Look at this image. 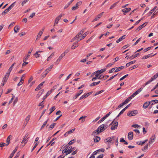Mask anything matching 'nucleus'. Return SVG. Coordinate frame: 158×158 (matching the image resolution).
I'll use <instances>...</instances> for the list:
<instances>
[{
  "label": "nucleus",
  "instance_id": "49530a36",
  "mask_svg": "<svg viewBox=\"0 0 158 158\" xmlns=\"http://www.w3.org/2000/svg\"><path fill=\"white\" fill-rule=\"evenodd\" d=\"M76 139H73L72 140L69 141V144L70 145H71L73 143L76 141Z\"/></svg>",
  "mask_w": 158,
  "mask_h": 158
},
{
  "label": "nucleus",
  "instance_id": "f704fd0d",
  "mask_svg": "<svg viewBox=\"0 0 158 158\" xmlns=\"http://www.w3.org/2000/svg\"><path fill=\"white\" fill-rule=\"evenodd\" d=\"M84 32V31L83 30L81 31L78 33L77 34L78 37H79V38H81V37L82 36V34Z\"/></svg>",
  "mask_w": 158,
  "mask_h": 158
},
{
  "label": "nucleus",
  "instance_id": "603ef678",
  "mask_svg": "<svg viewBox=\"0 0 158 158\" xmlns=\"http://www.w3.org/2000/svg\"><path fill=\"white\" fill-rule=\"evenodd\" d=\"M23 79H21L20 81L18 84V85L19 86L23 83Z\"/></svg>",
  "mask_w": 158,
  "mask_h": 158
},
{
  "label": "nucleus",
  "instance_id": "8fccbe9b",
  "mask_svg": "<svg viewBox=\"0 0 158 158\" xmlns=\"http://www.w3.org/2000/svg\"><path fill=\"white\" fill-rule=\"evenodd\" d=\"M34 56H35V57L36 58H38L40 56V54L38 53V52H36L34 54Z\"/></svg>",
  "mask_w": 158,
  "mask_h": 158
},
{
  "label": "nucleus",
  "instance_id": "f3484780",
  "mask_svg": "<svg viewBox=\"0 0 158 158\" xmlns=\"http://www.w3.org/2000/svg\"><path fill=\"white\" fill-rule=\"evenodd\" d=\"M30 117H31V116L30 115H28V116H27L26 117V118H25V121L24 122V125L26 126L27 125V123H28V121L30 119Z\"/></svg>",
  "mask_w": 158,
  "mask_h": 158
},
{
  "label": "nucleus",
  "instance_id": "1a4fd4ad",
  "mask_svg": "<svg viewBox=\"0 0 158 158\" xmlns=\"http://www.w3.org/2000/svg\"><path fill=\"white\" fill-rule=\"evenodd\" d=\"M137 113V110H133L127 113V115L129 116H132L134 115L135 114Z\"/></svg>",
  "mask_w": 158,
  "mask_h": 158
},
{
  "label": "nucleus",
  "instance_id": "412c9836",
  "mask_svg": "<svg viewBox=\"0 0 158 158\" xmlns=\"http://www.w3.org/2000/svg\"><path fill=\"white\" fill-rule=\"evenodd\" d=\"M75 131V129H72V130L67 132L65 134L64 136H67L69 134H71L73 132Z\"/></svg>",
  "mask_w": 158,
  "mask_h": 158
},
{
  "label": "nucleus",
  "instance_id": "864d4df0",
  "mask_svg": "<svg viewBox=\"0 0 158 158\" xmlns=\"http://www.w3.org/2000/svg\"><path fill=\"white\" fill-rule=\"evenodd\" d=\"M118 3V2H116V3H114L112 5H111L110 7V9H112V8H114V7H115L116 4Z\"/></svg>",
  "mask_w": 158,
  "mask_h": 158
},
{
  "label": "nucleus",
  "instance_id": "aec40b11",
  "mask_svg": "<svg viewBox=\"0 0 158 158\" xmlns=\"http://www.w3.org/2000/svg\"><path fill=\"white\" fill-rule=\"evenodd\" d=\"M103 13H104L103 12H102L100 14H98L97 15V16L95 18V19L93 20V21H96L98 20V19L100 18H101V17H102Z\"/></svg>",
  "mask_w": 158,
  "mask_h": 158
},
{
  "label": "nucleus",
  "instance_id": "09e8293b",
  "mask_svg": "<svg viewBox=\"0 0 158 158\" xmlns=\"http://www.w3.org/2000/svg\"><path fill=\"white\" fill-rule=\"evenodd\" d=\"M104 91V89H102V90H100V91L96 93V94H95L94 96H96V95L101 93H102Z\"/></svg>",
  "mask_w": 158,
  "mask_h": 158
},
{
  "label": "nucleus",
  "instance_id": "ea45409f",
  "mask_svg": "<svg viewBox=\"0 0 158 158\" xmlns=\"http://www.w3.org/2000/svg\"><path fill=\"white\" fill-rule=\"evenodd\" d=\"M54 52L52 53L51 55L48 58L47 60L48 61H49L52 58V57L54 56Z\"/></svg>",
  "mask_w": 158,
  "mask_h": 158
},
{
  "label": "nucleus",
  "instance_id": "0eeeda50",
  "mask_svg": "<svg viewBox=\"0 0 158 158\" xmlns=\"http://www.w3.org/2000/svg\"><path fill=\"white\" fill-rule=\"evenodd\" d=\"M143 89V88H140L136 90L135 93H134L131 96L133 98L136 95L138 94L140 92H141Z\"/></svg>",
  "mask_w": 158,
  "mask_h": 158
},
{
  "label": "nucleus",
  "instance_id": "5701e85b",
  "mask_svg": "<svg viewBox=\"0 0 158 158\" xmlns=\"http://www.w3.org/2000/svg\"><path fill=\"white\" fill-rule=\"evenodd\" d=\"M48 121L47 120L45 121L43 123V125L41 127V128H43L44 127H46V128L48 127L49 124H47Z\"/></svg>",
  "mask_w": 158,
  "mask_h": 158
},
{
  "label": "nucleus",
  "instance_id": "c756f323",
  "mask_svg": "<svg viewBox=\"0 0 158 158\" xmlns=\"http://www.w3.org/2000/svg\"><path fill=\"white\" fill-rule=\"evenodd\" d=\"M148 139H146L143 141H140L139 142H138L137 143L138 144L142 145L143 144H144L146 142L148 141Z\"/></svg>",
  "mask_w": 158,
  "mask_h": 158
},
{
  "label": "nucleus",
  "instance_id": "39448f33",
  "mask_svg": "<svg viewBox=\"0 0 158 158\" xmlns=\"http://www.w3.org/2000/svg\"><path fill=\"white\" fill-rule=\"evenodd\" d=\"M29 138V137L28 136V134H27L25 135L22 142H21L22 143H24V144L23 145V147L27 143Z\"/></svg>",
  "mask_w": 158,
  "mask_h": 158
},
{
  "label": "nucleus",
  "instance_id": "7c9ffc66",
  "mask_svg": "<svg viewBox=\"0 0 158 158\" xmlns=\"http://www.w3.org/2000/svg\"><path fill=\"white\" fill-rule=\"evenodd\" d=\"M94 139L95 142H98L100 140V138L98 136H95L94 138Z\"/></svg>",
  "mask_w": 158,
  "mask_h": 158
},
{
  "label": "nucleus",
  "instance_id": "a19ab883",
  "mask_svg": "<svg viewBox=\"0 0 158 158\" xmlns=\"http://www.w3.org/2000/svg\"><path fill=\"white\" fill-rule=\"evenodd\" d=\"M87 97H88L87 95V94H86V93H85L83 95H82L81 97H80V98H79V99L81 100L84 98H85Z\"/></svg>",
  "mask_w": 158,
  "mask_h": 158
},
{
  "label": "nucleus",
  "instance_id": "e433bc0d",
  "mask_svg": "<svg viewBox=\"0 0 158 158\" xmlns=\"http://www.w3.org/2000/svg\"><path fill=\"white\" fill-rule=\"evenodd\" d=\"M51 91H48L46 94L45 96L43 97V99L44 100L48 96L51 94Z\"/></svg>",
  "mask_w": 158,
  "mask_h": 158
},
{
  "label": "nucleus",
  "instance_id": "69168bd1",
  "mask_svg": "<svg viewBox=\"0 0 158 158\" xmlns=\"http://www.w3.org/2000/svg\"><path fill=\"white\" fill-rule=\"evenodd\" d=\"M53 65H51L46 70H47V71H50L52 68L53 67Z\"/></svg>",
  "mask_w": 158,
  "mask_h": 158
},
{
  "label": "nucleus",
  "instance_id": "9b49d317",
  "mask_svg": "<svg viewBox=\"0 0 158 158\" xmlns=\"http://www.w3.org/2000/svg\"><path fill=\"white\" fill-rule=\"evenodd\" d=\"M114 138V137H112V138L111 137H108L106 139V140L109 143H113L114 142V140H115Z\"/></svg>",
  "mask_w": 158,
  "mask_h": 158
},
{
  "label": "nucleus",
  "instance_id": "20e7f679",
  "mask_svg": "<svg viewBox=\"0 0 158 158\" xmlns=\"http://www.w3.org/2000/svg\"><path fill=\"white\" fill-rule=\"evenodd\" d=\"M16 2H15L11 4L4 11L2 12V15H5L7 13L9 12L14 6L15 3Z\"/></svg>",
  "mask_w": 158,
  "mask_h": 158
},
{
  "label": "nucleus",
  "instance_id": "393cba45",
  "mask_svg": "<svg viewBox=\"0 0 158 158\" xmlns=\"http://www.w3.org/2000/svg\"><path fill=\"white\" fill-rule=\"evenodd\" d=\"M151 104L150 102H145L143 105V107L145 109L147 108L149 105Z\"/></svg>",
  "mask_w": 158,
  "mask_h": 158
},
{
  "label": "nucleus",
  "instance_id": "b1692460",
  "mask_svg": "<svg viewBox=\"0 0 158 158\" xmlns=\"http://www.w3.org/2000/svg\"><path fill=\"white\" fill-rule=\"evenodd\" d=\"M32 49H30V51H29L28 52V54H27V56H26V57L23 59V60H27L28 58L29 57V56H30V54L31 53V52H32Z\"/></svg>",
  "mask_w": 158,
  "mask_h": 158
},
{
  "label": "nucleus",
  "instance_id": "774afa93",
  "mask_svg": "<svg viewBox=\"0 0 158 158\" xmlns=\"http://www.w3.org/2000/svg\"><path fill=\"white\" fill-rule=\"evenodd\" d=\"M152 80L151 79H150L149 80L147 81L145 84V85H146L148 84H149L150 83L152 82Z\"/></svg>",
  "mask_w": 158,
  "mask_h": 158
},
{
  "label": "nucleus",
  "instance_id": "7ed1b4c3",
  "mask_svg": "<svg viewBox=\"0 0 158 158\" xmlns=\"http://www.w3.org/2000/svg\"><path fill=\"white\" fill-rule=\"evenodd\" d=\"M106 70L105 69H101L99 71H97L95 72L96 73H95V77H94L93 78L92 80V81H94L95 80L98 79V77H99V75H100L101 73L104 72Z\"/></svg>",
  "mask_w": 158,
  "mask_h": 158
},
{
  "label": "nucleus",
  "instance_id": "f257e3e1",
  "mask_svg": "<svg viewBox=\"0 0 158 158\" xmlns=\"http://www.w3.org/2000/svg\"><path fill=\"white\" fill-rule=\"evenodd\" d=\"M110 125H112L111 128H116L118 125V122L113 121L110 124H108L106 123L100 125L98 128H107Z\"/></svg>",
  "mask_w": 158,
  "mask_h": 158
},
{
  "label": "nucleus",
  "instance_id": "2f4dec72",
  "mask_svg": "<svg viewBox=\"0 0 158 158\" xmlns=\"http://www.w3.org/2000/svg\"><path fill=\"white\" fill-rule=\"evenodd\" d=\"M146 25V23H144L143 24L140 26L139 27H138L137 28V29L139 30H141L143 27H144Z\"/></svg>",
  "mask_w": 158,
  "mask_h": 158
},
{
  "label": "nucleus",
  "instance_id": "f8f14e48",
  "mask_svg": "<svg viewBox=\"0 0 158 158\" xmlns=\"http://www.w3.org/2000/svg\"><path fill=\"white\" fill-rule=\"evenodd\" d=\"M156 53L153 55H151V54H148L147 55H145V56H143L142 58V59H146L150 57H152L153 56H154L155 55H156Z\"/></svg>",
  "mask_w": 158,
  "mask_h": 158
},
{
  "label": "nucleus",
  "instance_id": "6e6d98bb",
  "mask_svg": "<svg viewBox=\"0 0 158 158\" xmlns=\"http://www.w3.org/2000/svg\"><path fill=\"white\" fill-rule=\"evenodd\" d=\"M125 105L124 103V102H123L121 104H120V105H118V106L116 108V109H118V108H121V107L122 106H124V105Z\"/></svg>",
  "mask_w": 158,
  "mask_h": 158
},
{
  "label": "nucleus",
  "instance_id": "72a5a7b5",
  "mask_svg": "<svg viewBox=\"0 0 158 158\" xmlns=\"http://www.w3.org/2000/svg\"><path fill=\"white\" fill-rule=\"evenodd\" d=\"M44 91V90L43 89L41 90L40 91L37 95V98H39L40 96L42 94Z\"/></svg>",
  "mask_w": 158,
  "mask_h": 158
},
{
  "label": "nucleus",
  "instance_id": "79ce46f5",
  "mask_svg": "<svg viewBox=\"0 0 158 158\" xmlns=\"http://www.w3.org/2000/svg\"><path fill=\"white\" fill-rule=\"evenodd\" d=\"M56 109V107L55 106H53L52 108L50 109V113L49 114H50L52 112H53Z\"/></svg>",
  "mask_w": 158,
  "mask_h": 158
},
{
  "label": "nucleus",
  "instance_id": "13d9d810",
  "mask_svg": "<svg viewBox=\"0 0 158 158\" xmlns=\"http://www.w3.org/2000/svg\"><path fill=\"white\" fill-rule=\"evenodd\" d=\"M8 145V143L6 144L5 143H0V147H2L5 146H7Z\"/></svg>",
  "mask_w": 158,
  "mask_h": 158
},
{
  "label": "nucleus",
  "instance_id": "f03ea898",
  "mask_svg": "<svg viewBox=\"0 0 158 158\" xmlns=\"http://www.w3.org/2000/svg\"><path fill=\"white\" fill-rule=\"evenodd\" d=\"M73 148L72 149L71 146H67L62 151V153L64 154L65 153V155L70 153L73 150Z\"/></svg>",
  "mask_w": 158,
  "mask_h": 158
},
{
  "label": "nucleus",
  "instance_id": "338daca9",
  "mask_svg": "<svg viewBox=\"0 0 158 158\" xmlns=\"http://www.w3.org/2000/svg\"><path fill=\"white\" fill-rule=\"evenodd\" d=\"M35 13L34 12L31 15H30L29 17V18L30 19H31L33 17H34L35 15Z\"/></svg>",
  "mask_w": 158,
  "mask_h": 158
},
{
  "label": "nucleus",
  "instance_id": "6ab92c4d",
  "mask_svg": "<svg viewBox=\"0 0 158 158\" xmlns=\"http://www.w3.org/2000/svg\"><path fill=\"white\" fill-rule=\"evenodd\" d=\"M44 81H43L35 89V90L37 91L40 89L41 88L42 86L43 85L44 83Z\"/></svg>",
  "mask_w": 158,
  "mask_h": 158
},
{
  "label": "nucleus",
  "instance_id": "052dcab7",
  "mask_svg": "<svg viewBox=\"0 0 158 158\" xmlns=\"http://www.w3.org/2000/svg\"><path fill=\"white\" fill-rule=\"evenodd\" d=\"M18 100V98L16 97V98L14 100L13 103L14 106H15L16 103L17 102Z\"/></svg>",
  "mask_w": 158,
  "mask_h": 158
},
{
  "label": "nucleus",
  "instance_id": "58836bf2",
  "mask_svg": "<svg viewBox=\"0 0 158 158\" xmlns=\"http://www.w3.org/2000/svg\"><path fill=\"white\" fill-rule=\"evenodd\" d=\"M126 110L125 109V108H124V109H123L119 113V114H118V116H117V117L116 118H117L118 117H119L121 114H123V113Z\"/></svg>",
  "mask_w": 158,
  "mask_h": 158
},
{
  "label": "nucleus",
  "instance_id": "c9c22d12",
  "mask_svg": "<svg viewBox=\"0 0 158 158\" xmlns=\"http://www.w3.org/2000/svg\"><path fill=\"white\" fill-rule=\"evenodd\" d=\"M132 127L135 128H141V126L138 124L133 125L131 126Z\"/></svg>",
  "mask_w": 158,
  "mask_h": 158
},
{
  "label": "nucleus",
  "instance_id": "ddd939ff",
  "mask_svg": "<svg viewBox=\"0 0 158 158\" xmlns=\"http://www.w3.org/2000/svg\"><path fill=\"white\" fill-rule=\"evenodd\" d=\"M131 10V8H125L124 9H123L122 10V11L124 13V15H126V13H127L130 11Z\"/></svg>",
  "mask_w": 158,
  "mask_h": 158
},
{
  "label": "nucleus",
  "instance_id": "c85d7f7f",
  "mask_svg": "<svg viewBox=\"0 0 158 158\" xmlns=\"http://www.w3.org/2000/svg\"><path fill=\"white\" fill-rule=\"evenodd\" d=\"M136 62V60H133L131 61L128 63H127L126 64V66L128 67L130 65L134 64Z\"/></svg>",
  "mask_w": 158,
  "mask_h": 158
},
{
  "label": "nucleus",
  "instance_id": "a211bd4d",
  "mask_svg": "<svg viewBox=\"0 0 158 158\" xmlns=\"http://www.w3.org/2000/svg\"><path fill=\"white\" fill-rule=\"evenodd\" d=\"M62 16V15H60L56 18L55 22L56 24H58L59 21L60 19Z\"/></svg>",
  "mask_w": 158,
  "mask_h": 158
},
{
  "label": "nucleus",
  "instance_id": "a18cd8bd",
  "mask_svg": "<svg viewBox=\"0 0 158 158\" xmlns=\"http://www.w3.org/2000/svg\"><path fill=\"white\" fill-rule=\"evenodd\" d=\"M12 137L11 135H10L7 137L6 139V142L7 143L9 144L10 142V138Z\"/></svg>",
  "mask_w": 158,
  "mask_h": 158
},
{
  "label": "nucleus",
  "instance_id": "cd10ccee",
  "mask_svg": "<svg viewBox=\"0 0 158 158\" xmlns=\"http://www.w3.org/2000/svg\"><path fill=\"white\" fill-rule=\"evenodd\" d=\"M124 68V66H121V67H118V68H116V69L115 70L114 72H118V71H120L121 69H123Z\"/></svg>",
  "mask_w": 158,
  "mask_h": 158
},
{
  "label": "nucleus",
  "instance_id": "4be33fe9",
  "mask_svg": "<svg viewBox=\"0 0 158 158\" xmlns=\"http://www.w3.org/2000/svg\"><path fill=\"white\" fill-rule=\"evenodd\" d=\"M133 98L131 97V96L127 98V99L125 100L124 102H123L125 104L128 103L130 101H131V99H132Z\"/></svg>",
  "mask_w": 158,
  "mask_h": 158
},
{
  "label": "nucleus",
  "instance_id": "bb28decb",
  "mask_svg": "<svg viewBox=\"0 0 158 158\" xmlns=\"http://www.w3.org/2000/svg\"><path fill=\"white\" fill-rule=\"evenodd\" d=\"M125 36L126 35H125L120 37L119 39L117 40L116 43H118L121 41L123 40V39H124L125 38Z\"/></svg>",
  "mask_w": 158,
  "mask_h": 158
},
{
  "label": "nucleus",
  "instance_id": "2eb2a0df",
  "mask_svg": "<svg viewBox=\"0 0 158 158\" xmlns=\"http://www.w3.org/2000/svg\"><path fill=\"white\" fill-rule=\"evenodd\" d=\"M83 92L82 90H80L79 93H77L75 96L73 98V99H75L77 98Z\"/></svg>",
  "mask_w": 158,
  "mask_h": 158
},
{
  "label": "nucleus",
  "instance_id": "4c0bfd02",
  "mask_svg": "<svg viewBox=\"0 0 158 158\" xmlns=\"http://www.w3.org/2000/svg\"><path fill=\"white\" fill-rule=\"evenodd\" d=\"M19 26H16L14 28V31L15 33L17 32V30H19Z\"/></svg>",
  "mask_w": 158,
  "mask_h": 158
},
{
  "label": "nucleus",
  "instance_id": "c03bdc74",
  "mask_svg": "<svg viewBox=\"0 0 158 158\" xmlns=\"http://www.w3.org/2000/svg\"><path fill=\"white\" fill-rule=\"evenodd\" d=\"M151 104L152 105H153V102L154 103H158V100L156 99L153 100L151 101L150 102Z\"/></svg>",
  "mask_w": 158,
  "mask_h": 158
},
{
  "label": "nucleus",
  "instance_id": "0e129e2a",
  "mask_svg": "<svg viewBox=\"0 0 158 158\" xmlns=\"http://www.w3.org/2000/svg\"><path fill=\"white\" fill-rule=\"evenodd\" d=\"M79 39V37H78V36L77 35L73 38V39H72L71 40V41H73L74 40H78Z\"/></svg>",
  "mask_w": 158,
  "mask_h": 158
},
{
  "label": "nucleus",
  "instance_id": "a878e982",
  "mask_svg": "<svg viewBox=\"0 0 158 158\" xmlns=\"http://www.w3.org/2000/svg\"><path fill=\"white\" fill-rule=\"evenodd\" d=\"M9 76L8 75H5L4 77L3 78L2 82H6L9 77Z\"/></svg>",
  "mask_w": 158,
  "mask_h": 158
},
{
  "label": "nucleus",
  "instance_id": "5fc2aeb1",
  "mask_svg": "<svg viewBox=\"0 0 158 158\" xmlns=\"http://www.w3.org/2000/svg\"><path fill=\"white\" fill-rule=\"evenodd\" d=\"M35 145L33 147L32 149V150L31 151V152H32L35 149V148L37 146V145L38 144V142L35 143Z\"/></svg>",
  "mask_w": 158,
  "mask_h": 158
},
{
  "label": "nucleus",
  "instance_id": "3c124183",
  "mask_svg": "<svg viewBox=\"0 0 158 158\" xmlns=\"http://www.w3.org/2000/svg\"><path fill=\"white\" fill-rule=\"evenodd\" d=\"M71 3L70 2H69L67 4H66L64 6V9H66L67 8H68L69 5L71 4Z\"/></svg>",
  "mask_w": 158,
  "mask_h": 158
},
{
  "label": "nucleus",
  "instance_id": "680f3d73",
  "mask_svg": "<svg viewBox=\"0 0 158 158\" xmlns=\"http://www.w3.org/2000/svg\"><path fill=\"white\" fill-rule=\"evenodd\" d=\"M128 76V74L125 75L124 76L122 77L121 78H120V81H122V80H123L124 78H125L127 77Z\"/></svg>",
  "mask_w": 158,
  "mask_h": 158
},
{
  "label": "nucleus",
  "instance_id": "de8ad7c7",
  "mask_svg": "<svg viewBox=\"0 0 158 158\" xmlns=\"http://www.w3.org/2000/svg\"><path fill=\"white\" fill-rule=\"evenodd\" d=\"M81 4V2H78L76 4L75 6L78 8L79 7V6Z\"/></svg>",
  "mask_w": 158,
  "mask_h": 158
},
{
  "label": "nucleus",
  "instance_id": "e2e57ef3",
  "mask_svg": "<svg viewBox=\"0 0 158 158\" xmlns=\"http://www.w3.org/2000/svg\"><path fill=\"white\" fill-rule=\"evenodd\" d=\"M29 0H24L22 3L21 5L23 6L25 3L28 1Z\"/></svg>",
  "mask_w": 158,
  "mask_h": 158
},
{
  "label": "nucleus",
  "instance_id": "423d86ee",
  "mask_svg": "<svg viewBox=\"0 0 158 158\" xmlns=\"http://www.w3.org/2000/svg\"><path fill=\"white\" fill-rule=\"evenodd\" d=\"M105 129H97L93 132L92 135L95 136L96 135H98L99 133L103 131Z\"/></svg>",
  "mask_w": 158,
  "mask_h": 158
},
{
  "label": "nucleus",
  "instance_id": "dca6fc26",
  "mask_svg": "<svg viewBox=\"0 0 158 158\" xmlns=\"http://www.w3.org/2000/svg\"><path fill=\"white\" fill-rule=\"evenodd\" d=\"M18 148L17 147H16V148L10 154V156L9 157V158H12V157H13V156L14 155L15 153L17 151Z\"/></svg>",
  "mask_w": 158,
  "mask_h": 158
},
{
  "label": "nucleus",
  "instance_id": "6e6552de",
  "mask_svg": "<svg viewBox=\"0 0 158 158\" xmlns=\"http://www.w3.org/2000/svg\"><path fill=\"white\" fill-rule=\"evenodd\" d=\"M156 139V136L155 135H154L152 136L151 137V138L150 139L149 142V144H152L153 142H154Z\"/></svg>",
  "mask_w": 158,
  "mask_h": 158
},
{
  "label": "nucleus",
  "instance_id": "473e14b6",
  "mask_svg": "<svg viewBox=\"0 0 158 158\" xmlns=\"http://www.w3.org/2000/svg\"><path fill=\"white\" fill-rule=\"evenodd\" d=\"M100 82V81H98L97 82H94L91 83L90 86H94L99 84Z\"/></svg>",
  "mask_w": 158,
  "mask_h": 158
},
{
  "label": "nucleus",
  "instance_id": "9d476101",
  "mask_svg": "<svg viewBox=\"0 0 158 158\" xmlns=\"http://www.w3.org/2000/svg\"><path fill=\"white\" fill-rule=\"evenodd\" d=\"M79 41V40H77V42H75L73 43V44L71 47V48L72 49H75L79 45L78 43V42Z\"/></svg>",
  "mask_w": 158,
  "mask_h": 158
},
{
  "label": "nucleus",
  "instance_id": "bf43d9fd",
  "mask_svg": "<svg viewBox=\"0 0 158 158\" xmlns=\"http://www.w3.org/2000/svg\"><path fill=\"white\" fill-rule=\"evenodd\" d=\"M112 113V112L110 111L108 113V114H106L104 116V117H105L106 119Z\"/></svg>",
  "mask_w": 158,
  "mask_h": 158
},
{
  "label": "nucleus",
  "instance_id": "4468645a",
  "mask_svg": "<svg viewBox=\"0 0 158 158\" xmlns=\"http://www.w3.org/2000/svg\"><path fill=\"white\" fill-rule=\"evenodd\" d=\"M133 132H129L128 135V138L129 140H132L133 138Z\"/></svg>",
  "mask_w": 158,
  "mask_h": 158
},
{
  "label": "nucleus",
  "instance_id": "4d7b16f0",
  "mask_svg": "<svg viewBox=\"0 0 158 158\" xmlns=\"http://www.w3.org/2000/svg\"><path fill=\"white\" fill-rule=\"evenodd\" d=\"M56 124V123H53L50 125V126L48 127L50 128H53L54 127Z\"/></svg>",
  "mask_w": 158,
  "mask_h": 158
},
{
  "label": "nucleus",
  "instance_id": "37998d69",
  "mask_svg": "<svg viewBox=\"0 0 158 158\" xmlns=\"http://www.w3.org/2000/svg\"><path fill=\"white\" fill-rule=\"evenodd\" d=\"M86 117V116H82L79 118V120H81V122H83L85 120Z\"/></svg>",
  "mask_w": 158,
  "mask_h": 158
}]
</instances>
